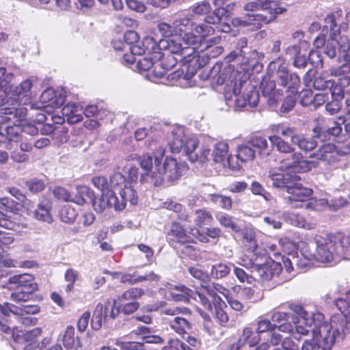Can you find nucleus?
<instances>
[{
    "mask_svg": "<svg viewBox=\"0 0 350 350\" xmlns=\"http://www.w3.org/2000/svg\"><path fill=\"white\" fill-rule=\"evenodd\" d=\"M336 306L338 312L332 315L330 323L324 321V315L321 312L308 313L301 306H291L301 317L295 326L298 334L312 333V339L304 342L302 350H331L335 342L342 341L350 334V311L345 308V301L338 299Z\"/></svg>",
    "mask_w": 350,
    "mask_h": 350,
    "instance_id": "nucleus-1",
    "label": "nucleus"
},
{
    "mask_svg": "<svg viewBox=\"0 0 350 350\" xmlns=\"http://www.w3.org/2000/svg\"><path fill=\"white\" fill-rule=\"evenodd\" d=\"M165 154V150L160 147L154 151L153 157L148 153L138 157L137 161L144 171L140 178L142 183L159 186L165 179L174 182L182 176L185 165Z\"/></svg>",
    "mask_w": 350,
    "mask_h": 350,
    "instance_id": "nucleus-2",
    "label": "nucleus"
},
{
    "mask_svg": "<svg viewBox=\"0 0 350 350\" xmlns=\"http://www.w3.org/2000/svg\"><path fill=\"white\" fill-rule=\"evenodd\" d=\"M342 11L327 15L325 23L330 29L329 39L324 47V53L330 59H335L338 63H342L337 67L330 69L331 75H339L350 72V40L345 35H340V27L337 23L341 16Z\"/></svg>",
    "mask_w": 350,
    "mask_h": 350,
    "instance_id": "nucleus-3",
    "label": "nucleus"
},
{
    "mask_svg": "<svg viewBox=\"0 0 350 350\" xmlns=\"http://www.w3.org/2000/svg\"><path fill=\"white\" fill-rule=\"evenodd\" d=\"M229 72V78L224 88V98L228 103L235 97L234 108L241 110L243 108H254L259 101V93L253 85L247 81L237 79V72L231 68H224L219 73L217 83L222 85L226 81V74Z\"/></svg>",
    "mask_w": 350,
    "mask_h": 350,
    "instance_id": "nucleus-4",
    "label": "nucleus"
},
{
    "mask_svg": "<svg viewBox=\"0 0 350 350\" xmlns=\"http://www.w3.org/2000/svg\"><path fill=\"white\" fill-rule=\"evenodd\" d=\"M341 125L336 122H327L324 118H318L314 121V126L312 131V136H307L302 133H299L297 128H287L282 131V136L289 137L290 145L293 147L297 146L299 150L305 152H311L317 146V139L324 142L330 141L338 137L342 133Z\"/></svg>",
    "mask_w": 350,
    "mask_h": 350,
    "instance_id": "nucleus-5",
    "label": "nucleus"
},
{
    "mask_svg": "<svg viewBox=\"0 0 350 350\" xmlns=\"http://www.w3.org/2000/svg\"><path fill=\"white\" fill-rule=\"evenodd\" d=\"M194 22L188 15H176L172 21L160 22L157 24V29L163 38L162 40H177L182 45L181 42L187 46L188 57L194 53L195 48L200 41V38L196 36L193 31Z\"/></svg>",
    "mask_w": 350,
    "mask_h": 350,
    "instance_id": "nucleus-6",
    "label": "nucleus"
},
{
    "mask_svg": "<svg viewBox=\"0 0 350 350\" xmlns=\"http://www.w3.org/2000/svg\"><path fill=\"white\" fill-rule=\"evenodd\" d=\"M269 140L272 147L277 151L289 154L287 158L282 160V163L286 168H295L299 172H307L311 170L313 162L302 159V154L295 151V148L290 145L289 142H286L278 135L269 136Z\"/></svg>",
    "mask_w": 350,
    "mask_h": 350,
    "instance_id": "nucleus-7",
    "label": "nucleus"
},
{
    "mask_svg": "<svg viewBox=\"0 0 350 350\" xmlns=\"http://www.w3.org/2000/svg\"><path fill=\"white\" fill-rule=\"evenodd\" d=\"M268 71L271 75H275L277 85L284 88L286 93L298 94L299 77L297 73L288 71L284 58L279 57L270 62Z\"/></svg>",
    "mask_w": 350,
    "mask_h": 350,
    "instance_id": "nucleus-8",
    "label": "nucleus"
},
{
    "mask_svg": "<svg viewBox=\"0 0 350 350\" xmlns=\"http://www.w3.org/2000/svg\"><path fill=\"white\" fill-rule=\"evenodd\" d=\"M316 250L312 256L321 262H330L336 257H342L338 251H341V234H329L327 237L317 236L314 239Z\"/></svg>",
    "mask_w": 350,
    "mask_h": 350,
    "instance_id": "nucleus-9",
    "label": "nucleus"
},
{
    "mask_svg": "<svg viewBox=\"0 0 350 350\" xmlns=\"http://www.w3.org/2000/svg\"><path fill=\"white\" fill-rule=\"evenodd\" d=\"M161 314L167 316L165 318V323L177 334L183 335L191 329V325L188 320L191 312L189 308L172 306L162 309Z\"/></svg>",
    "mask_w": 350,
    "mask_h": 350,
    "instance_id": "nucleus-10",
    "label": "nucleus"
},
{
    "mask_svg": "<svg viewBox=\"0 0 350 350\" xmlns=\"http://www.w3.org/2000/svg\"><path fill=\"white\" fill-rule=\"evenodd\" d=\"M8 283L16 288V291L11 293L10 298L17 304L25 302L30 298L33 293L38 288L35 278L31 274H19L10 277Z\"/></svg>",
    "mask_w": 350,
    "mask_h": 350,
    "instance_id": "nucleus-11",
    "label": "nucleus"
},
{
    "mask_svg": "<svg viewBox=\"0 0 350 350\" xmlns=\"http://www.w3.org/2000/svg\"><path fill=\"white\" fill-rule=\"evenodd\" d=\"M265 14H249L241 21L243 25H254L258 27L262 22L268 23L273 20L278 14L286 11L278 6V3L271 0H255Z\"/></svg>",
    "mask_w": 350,
    "mask_h": 350,
    "instance_id": "nucleus-12",
    "label": "nucleus"
},
{
    "mask_svg": "<svg viewBox=\"0 0 350 350\" xmlns=\"http://www.w3.org/2000/svg\"><path fill=\"white\" fill-rule=\"evenodd\" d=\"M0 311L4 317H9L10 314L16 316L22 324L29 326L36 325L37 319L30 315L36 314L40 312V308L37 305L21 304L15 305L8 302L0 304Z\"/></svg>",
    "mask_w": 350,
    "mask_h": 350,
    "instance_id": "nucleus-13",
    "label": "nucleus"
},
{
    "mask_svg": "<svg viewBox=\"0 0 350 350\" xmlns=\"http://www.w3.org/2000/svg\"><path fill=\"white\" fill-rule=\"evenodd\" d=\"M168 142L170 150L178 153L182 150L189 159V154H194V150L198 146V140L193 135L186 134L183 128L176 129L171 134Z\"/></svg>",
    "mask_w": 350,
    "mask_h": 350,
    "instance_id": "nucleus-14",
    "label": "nucleus"
},
{
    "mask_svg": "<svg viewBox=\"0 0 350 350\" xmlns=\"http://www.w3.org/2000/svg\"><path fill=\"white\" fill-rule=\"evenodd\" d=\"M142 44L147 54L158 53L159 55L161 51H166L173 54H180L188 58L187 49L183 48L177 40H159L157 42L152 37L146 36L142 41Z\"/></svg>",
    "mask_w": 350,
    "mask_h": 350,
    "instance_id": "nucleus-15",
    "label": "nucleus"
},
{
    "mask_svg": "<svg viewBox=\"0 0 350 350\" xmlns=\"http://www.w3.org/2000/svg\"><path fill=\"white\" fill-rule=\"evenodd\" d=\"M166 239L170 245L178 251L187 252L189 256L196 252L195 248L191 245L193 238L187 234L183 226L178 222L172 223Z\"/></svg>",
    "mask_w": 350,
    "mask_h": 350,
    "instance_id": "nucleus-16",
    "label": "nucleus"
},
{
    "mask_svg": "<svg viewBox=\"0 0 350 350\" xmlns=\"http://www.w3.org/2000/svg\"><path fill=\"white\" fill-rule=\"evenodd\" d=\"M224 15H219L216 10L211 14L204 18V22L202 23H196L194 22L193 30L202 37H206L211 35L214 32V29L210 25H218L221 23Z\"/></svg>",
    "mask_w": 350,
    "mask_h": 350,
    "instance_id": "nucleus-17",
    "label": "nucleus"
},
{
    "mask_svg": "<svg viewBox=\"0 0 350 350\" xmlns=\"http://www.w3.org/2000/svg\"><path fill=\"white\" fill-rule=\"evenodd\" d=\"M269 177L272 181V185L274 187L285 189L286 191L294 184L295 181H297L299 178L294 174L288 172H282L271 170L269 172Z\"/></svg>",
    "mask_w": 350,
    "mask_h": 350,
    "instance_id": "nucleus-18",
    "label": "nucleus"
},
{
    "mask_svg": "<svg viewBox=\"0 0 350 350\" xmlns=\"http://www.w3.org/2000/svg\"><path fill=\"white\" fill-rule=\"evenodd\" d=\"M92 207L97 213H102L107 208H114L116 210V203L117 202V196L113 191L108 190L102 193L99 198H95L90 200Z\"/></svg>",
    "mask_w": 350,
    "mask_h": 350,
    "instance_id": "nucleus-19",
    "label": "nucleus"
},
{
    "mask_svg": "<svg viewBox=\"0 0 350 350\" xmlns=\"http://www.w3.org/2000/svg\"><path fill=\"white\" fill-rule=\"evenodd\" d=\"M276 81L269 80L261 83L262 96L267 98V103L271 107L278 105L281 97L280 90H276Z\"/></svg>",
    "mask_w": 350,
    "mask_h": 350,
    "instance_id": "nucleus-20",
    "label": "nucleus"
},
{
    "mask_svg": "<svg viewBox=\"0 0 350 350\" xmlns=\"http://www.w3.org/2000/svg\"><path fill=\"white\" fill-rule=\"evenodd\" d=\"M337 156L335 146L332 143H327L321 145L314 152L312 157L323 161L326 164H332L337 161Z\"/></svg>",
    "mask_w": 350,
    "mask_h": 350,
    "instance_id": "nucleus-21",
    "label": "nucleus"
},
{
    "mask_svg": "<svg viewBox=\"0 0 350 350\" xmlns=\"http://www.w3.org/2000/svg\"><path fill=\"white\" fill-rule=\"evenodd\" d=\"M287 193L290 195L287 198L289 202H304L310 198L312 194V190L310 188L303 187L301 184L297 183V181H295Z\"/></svg>",
    "mask_w": 350,
    "mask_h": 350,
    "instance_id": "nucleus-22",
    "label": "nucleus"
},
{
    "mask_svg": "<svg viewBox=\"0 0 350 350\" xmlns=\"http://www.w3.org/2000/svg\"><path fill=\"white\" fill-rule=\"evenodd\" d=\"M211 156L215 163H221L224 166L227 165L230 166L229 146L227 142L221 141L215 143Z\"/></svg>",
    "mask_w": 350,
    "mask_h": 350,
    "instance_id": "nucleus-23",
    "label": "nucleus"
},
{
    "mask_svg": "<svg viewBox=\"0 0 350 350\" xmlns=\"http://www.w3.org/2000/svg\"><path fill=\"white\" fill-rule=\"evenodd\" d=\"M138 198L135 190L131 187L124 186L120 191V198L117 197V202L116 203V210H123L127 202H129L131 206L137 204Z\"/></svg>",
    "mask_w": 350,
    "mask_h": 350,
    "instance_id": "nucleus-24",
    "label": "nucleus"
},
{
    "mask_svg": "<svg viewBox=\"0 0 350 350\" xmlns=\"http://www.w3.org/2000/svg\"><path fill=\"white\" fill-rule=\"evenodd\" d=\"M33 82L32 79H27L14 88H11L10 91L14 96L17 97L21 103L25 104L31 98Z\"/></svg>",
    "mask_w": 350,
    "mask_h": 350,
    "instance_id": "nucleus-25",
    "label": "nucleus"
},
{
    "mask_svg": "<svg viewBox=\"0 0 350 350\" xmlns=\"http://www.w3.org/2000/svg\"><path fill=\"white\" fill-rule=\"evenodd\" d=\"M66 97V92L62 90L58 94L52 88H48L44 90L41 96L40 100L42 103H49V105L56 107H61L65 102Z\"/></svg>",
    "mask_w": 350,
    "mask_h": 350,
    "instance_id": "nucleus-26",
    "label": "nucleus"
},
{
    "mask_svg": "<svg viewBox=\"0 0 350 350\" xmlns=\"http://www.w3.org/2000/svg\"><path fill=\"white\" fill-rule=\"evenodd\" d=\"M42 329L36 327L27 331L23 336V338L25 342L24 346V350H44V344L46 339H44L42 345L38 342L37 338L42 334Z\"/></svg>",
    "mask_w": 350,
    "mask_h": 350,
    "instance_id": "nucleus-27",
    "label": "nucleus"
},
{
    "mask_svg": "<svg viewBox=\"0 0 350 350\" xmlns=\"http://www.w3.org/2000/svg\"><path fill=\"white\" fill-rule=\"evenodd\" d=\"M82 107L76 103H68L62 109L64 121L66 120L70 124H75L82 120Z\"/></svg>",
    "mask_w": 350,
    "mask_h": 350,
    "instance_id": "nucleus-28",
    "label": "nucleus"
},
{
    "mask_svg": "<svg viewBox=\"0 0 350 350\" xmlns=\"http://www.w3.org/2000/svg\"><path fill=\"white\" fill-rule=\"evenodd\" d=\"M22 128L16 124L13 126H0V144L5 140L9 142H16L23 135Z\"/></svg>",
    "mask_w": 350,
    "mask_h": 350,
    "instance_id": "nucleus-29",
    "label": "nucleus"
},
{
    "mask_svg": "<svg viewBox=\"0 0 350 350\" xmlns=\"http://www.w3.org/2000/svg\"><path fill=\"white\" fill-rule=\"evenodd\" d=\"M286 55L293 59V65L297 68H304L308 65V57L306 54H301L299 47L295 45L288 46Z\"/></svg>",
    "mask_w": 350,
    "mask_h": 350,
    "instance_id": "nucleus-30",
    "label": "nucleus"
},
{
    "mask_svg": "<svg viewBox=\"0 0 350 350\" xmlns=\"http://www.w3.org/2000/svg\"><path fill=\"white\" fill-rule=\"evenodd\" d=\"M75 333L74 327H67L63 338V344L67 350H82L81 340Z\"/></svg>",
    "mask_w": 350,
    "mask_h": 350,
    "instance_id": "nucleus-31",
    "label": "nucleus"
},
{
    "mask_svg": "<svg viewBox=\"0 0 350 350\" xmlns=\"http://www.w3.org/2000/svg\"><path fill=\"white\" fill-rule=\"evenodd\" d=\"M103 318L105 321L108 319V307L103 304H98L93 312L91 326L94 330H98L102 327Z\"/></svg>",
    "mask_w": 350,
    "mask_h": 350,
    "instance_id": "nucleus-32",
    "label": "nucleus"
},
{
    "mask_svg": "<svg viewBox=\"0 0 350 350\" xmlns=\"http://www.w3.org/2000/svg\"><path fill=\"white\" fill-rule=\"evenodd\" d=\"M77 193L75 196L72 195V202L78 205H83L91 200L94 197V191L85 185L77 186L76 188Z\"/></svg>",
    "mask_w": 350,
    "mask_h": 350,
    "instance_id": "nucleus-33",
    "label": "nucleus"
},
{
    "mask_svg": "<svg viewBox=\"0 0 350 350\" xmlns=\"http://www.w3.org/2000/svg\"><path fill=\"white\" fill-rule=\"evenodd\" d=\"M252 335L253 332L250 328H245L239 340L236 344L232 345L230 350H239L241 347L245 343H247L250 347L256 345L260 340L259 336L257 335L252 337Z\"/></svg>",
    "mask_w": 350,
    "mask_h": 350,
    "instance_id": "nucleus-34",
    "label": "nucleus"
},
{
    "mask_svg": "<svg viewBox=\"0 0 350 350\" xmlns=\"http://www.w3.org/2000/svg\"><path fill=\"white\" fill-rule=\"evenodd\" d=\"M144 294V291L141 288H131L118 296L116 299H114V304L137 301V299L140 298Z\"/></svg>",
    "mask_w": 350,
    "mask_h": 350,
    "instance_id": "nucleus-35",
    "label": "nucleus"
},
{
    "mask_svg": "<svg viewBox=\"0 0 350 350\" xmlns=\"http://www.w3.org/2000/svg\"><path fill=\"white\" fill-rule=\"evenodd\" d=\"M253 279L258 277L262 280H269L272 278V271L269 265L265 263H256L251 271Z\"/></svg>",
    "mask_w": 350,
    "mask_h": 350,
    "instance_id": "nucleus-36",
    "label": "nucleus"
},
{
    "mask_svg": "<svg viewBox=\"0 0 350 350\" xmlns=\"http://www.w3.org/2000/svg\"><path fill=\"white\" fill-rule=\"evenodd\" d=\"M176 290V292L170 291V295L172 300L175 301L187 302L191 299V289L185 286H174L172 288Z\"/></svg>",
    "mask_w": 350,
    "mask_h": 350,
    "instance_id": "nucleus-37",
    "label": "nucleus"
},
{
    "mask_svg": "<svg viewBox=\"0 0 350 350\" xmlns=\"http://www.w3.org/2000/svg\"><path fill=\"white\" fill-rule=\"evenodd\" d=\"M193 222L198 227L210 225L213 220L211 213L206 209L196 210L193 213Z\"/></svg>",
    "mask_w": 350,
    "mask_h": 350,
    "instance_id": "nucleus-38",
    "label": "nucleus"
},
{
    "mask_svg": "<svg viewBox=\"0 0 350 350\" xmlns=\"http://www.w3.org/2000/svg\"><path fill=\"white\" fill-rule=\"evenodd\" d=\"M237 157L241 162L252 161L255 158V150L249 145L248 142L239 145L237 148Z\"/></svg>",
    "mask_w": 350,
    "mask_h": 350,
    "instance_id": "nucleus-39",
    "label": "nucleus"
},
{
    "mask_svg": "<svg viewBox=\"0 0 350 350\" xmlns=\"http://www.w3.org/2000/svg\"><path fill=\"white\" fill-rule=\"evenodd\" d=\"M249 145L252 148H256L259 154L263 155H269L270 150L268 149V142L265 137L262 136H254L251 137L248 141Z\"/></svg>",
    "mask_w": 350,
    "mask_h": 350,
    "instance_id": "nucleus-40",
    "label": "nucleus"
},
{
    "mask_svg": "<svg viewBox=\"0 0 350 350\" xmlns=\"http://www.w3.org/2000/svg\"><path fill=\"white\" fill-rule=\"evenodd\" d=\"M35 217L40 221L51 223L53 221L50 213V205L48 202H42L34 211Z\"/></svg>",
    "mask_w": 350,
    "mask_h": 350,
    "instance_id": "nucleus-41",
    "label": "nucleus"
},
{
    "mask_svg": "<svg viewBox=\"0 0 350 350\" xmlns=\"http://www.w3.org/2000/svg\"><path fill=\"white\" fill-rule=\"evenodd\" d=\"M213 4L215 6L216 12L219 15L226 16L235 7V3L232 0H214Z\"/></svg>",
    "mask_w": 350,
    "mask_h": 350,
    "instance_id": "nucleus-42",
    "label": "nucleus"
},
{
    "mask_svg": "<svg viewBox=\"0 0 350 350\" xmlns=\"http://www.w3.org/2000/svg\"><path fill=\"white\" fill-rule=\"evenodd\" d=\"M231 271L230 265L226 263H217L212 266L211 275L215 279H221L227 276Z\"/></svg>",
    "mask_w": 350,
    "mask_h": 350,
    "instance_id": "nucleus-43",
    "label": "nucleus"
},
{
    "mask_svg": "<svg viewBox=\"0 0 350 350\" xmlns=\"http://www.w3.org/2000/svg\"><path fill=\"white\" fill-rule=\"evenodd\" d=\"M208 199L212 203L219 205L224 209L230 210L232 208V201L228 196L214 193L208 195Z\"/></svg>",
    "mask_w": 350,
    "mask_h": 350,
    "instance_id": "nucleus-44",
    "label": "nucleus"
},
{
    "mask_svg": "<svg viewBox=\"0 0 350 350\" xmlns=\"http://www.w3.org/2000/svg\"><path fill=\"white\" fill-rule=\"evenodd\" d=\"M219 223L226 228H229L233 232H238L241 230L240 227L233 221L232 216L226 213H219L216 215Z\"/></svg>",
    "mask_w": 350,
    "mask_h": 350,
    "instance_id": "nucleus-45",
    "label": "nucleus"
},
{
    "mask_svg": "<svg viewBox=\"0 0 350 350\" xmlns=\"http://www.w3.org/2000/svg\"><path fill=\"white\" fill-rule=\"evenodd\" d=\"M314 259V256H312V254H307L306 252H301V256H293V260H294L295 265H296L297 267L301 271H304L309 267Z\"/></svg>",
    "mask_w": 350,
    "mask_h": 350,
    "instance_id": "nucleus-46",
    "label": "nucleus"
},
{
    "mask_svg": "<svg viewBox=\"0 0 350 350\" xmlns=\"http://www.w3.org/2000/svg\"><path fill=\"white\" fill-rule=\"evenodd\" d=\"M224 308H227V306L224 301H219L215 305L214 317L221 325H224L229 320L228 315Z\"/></svg>",
    "mask_w": 350,
    "mask_h": 350,
    "instance_id": "nucleus-47",
    "label": "nucleus"
},
{
    "mask_svg": "<svg viewBox=\"0 0 350 350\" xmlns=\"http://www.w3.org/2000/svg\"><path fill=\"white\" fill-rule=\"evenodd\" d=\"M286 219L293 226H297L299 228H308L310 229L311 224L306 222L304 217L301 215L294 213H290L286 214Z\"/></svg>",
    "mask_w": 350,
    "mask_h": 350,
    "instance_id": "nucleus-48",
    "label": "nucleus"
},
{
    "mask_svg": "<svg viewBox=\"0 0 350 350\" xmlns=\"http://www.w3.org/2000/svg\"><path fill=\"white\" fill-rule=\"evenodd\" d=\"M77 216V213L75 208L69 205L63 206L59 212L61 220L65 223H71L75 221Z\"/></svg>",
    "mask_w": 350,
    "mask_h": 350,
    "instance_id": "nucleus-49",
    "label": "nucleus"
},
{
    "mask_svg": "<svg viewBox=\"0 0 350 350\" xmlns=\"http://www.w3.org/2000/svg\"><path fill=\"white\" fill-rule=\"evenodd\" d=\"M293 306V305H291L290 306V309L294 312L295 315H296L295 318L292 317V319L293 320V324H291L290 323H282L278 326V329L283 332H290L294 337H296L295 334L298 333L296 332L295 326L296 324H297V322H298L299 319L301 317L291 309V306Z\"/></svg>",
    "mask_w": 350,
    "mask_h": 350,
    "instance_id": "nucleus-50",
    "label": "nucleus"
},
{
    "mask_svg": "<svg viewBox=\"0 0 350 350\" xmlns=\"http://www.w3.org/2000/svg\"><path fill=\"white\" fill-rule=\"evenodd\" d=\"M280 107V113H284L291 111L295 107L297 94L287 93Z\"/></svg>",
    "mask_w": 350,
    "mask_h": 350,
    "instance_id": "nucleus-51",
    "label": "nucleus"
},
{
    "mask_svg": "<svg viewBox=\"0 0 350 350\" xmlns=\"http://www.w3.org/2000/svg\"><path fill=\"white\" fill-rule=\"evenodd\" d=\"M79 278V272L74 269H68L66 270L64 278L65 280L68 282V284L66 286V291L70 292L73 289L75 282Z\"/></svg>",
    "mask_w": 350,
    "mask_h": 350,
    "instance_id": "nucleus-52",
    "label": "nucleus"
},
{
    "mask_svg": "<svg viewBox=\"0 0 350 350\" xmlns=\"http://www.w3.org/2000/svg\"><path fill=\"white\" fill-rule=\"evenodd\" d=\"M139 306L140 304L137 300L117 304V306L119 307V310L127 315L134 313L139 308Z\"/></svg>",
    "mask_w": 350,
    "mask_h": 350,
    "instance_id": "nucleus-53",
    "label": "nucleus"
},
{
    "mask_svg": "<svg viewBox=\"0 0 350 350\" xmlns=\"http://www.w3.org/2000/svg\"><path fill=\"white\" fill-rule=\"evenodd\" d=\"M210 149L206 146H202L200 153H195L194 154H189V161L194 163L199 161L204 163L208 160L210 155Z\"/></svg>",
    "mask_w": 350,
    "mask_h": 350,
    "instance_id": "nucleus-54",
    "label": "nucleus"
},
{
    "mask_svg": "<svg viewBox=\"0 0 350 350\" xmlns=\"http://www.w3.org/2000/svg\"><path fill=\"white\" fill-rule=\"evenodd\" d=\"M334 83V80L325 79L322 76H317L314 79L313 87L318 90H324L329 88Z\"/></svg>",
    "mask_w": 350,
    "mask_h": 350,
    "instance_id": "nucleus-55",
    "label": "nucleus"
},
{
    "mask_svg": "<svg viewBox=\"0 0 350 350\" xmlns=\"http://www.w3.org/2000/svg\"><path fill=\"white\" fill-rule=\"evenodd\" d=\"M10 158L16 163H23L29 161V156L27 153L16 147L10 152Z\"/></svg>",
    "mask_w": 350,
    "mask_h": 350,
    "instance_id": "nucleus-56",
    "label": "nucleus"
},
{
    "mask_svg": "<svg viewBox=\"0 0 350 350\" xmlns=\"http://www.w3.org/2000/svg\"><path fill=\"white\" fill-rule=\"evenodd\" d=\"M116 345L120 347L122 350H146L144 343L139 342H122L118 341Z\"/></svg>",
    "mask_w": 350,
    "mask_h": 350,
    "instance_id": "nucleus-57",
    "label": "nucleus"
},
{
    "mask_svg": "<svg viewBox=\"0 0 350 350\" xmlns=\"http://www.w3.org/2000/svg\"><path fill=\"white\" fill-rule=\"evenodd\" d=\"M14 202L12 200L8 198H3L1 200L0 203V212H3V214L0 217L8 219L7 212H12L14 210Z\"/></svg>",
    "mask_w": 350,
    "mask_h": 350,
    "instance_id": "nucleus-58",
    "label": "nucleus"
},
{
    "mask_svg": "<svg viewBox=\"0 0 350 350\" xmlns=\"http://www.w3.org/2000/svg\"><path fill=\"white\" fill-rule=\"evenodd\" d=\"M125 183V177L120 172L114 173L109 179V189H112L121 187Z\"/></svg>",
    "mask_w": 350,
    "mask_h": 350,
    "instance_id": "nucleus-59",
    "label": "nucleus"
},
{
    "mask_svg": "<svg viewBox=\"0 0 350 350\" xmlns=\"http://www.w3.org/2000/svg\"><path fill=\"white\" fill-rule=\"evenodd\" d=\"M349 72H342L339 75H332L338 77L337 81H334V83L341 88L342 90H347L350 85V76L348 75Z\"/></svg>",
    "mask_w": 350,
    "mask_h": 350,
    "instance_id": "nucleus-60",
    "label": "nucleus"
},
{
    "mask_svg": "<svg viewBox=\"0 0 350 350\" xmlns=\"http://www.w3.org/2000/svg\"><path fill=\"white\" fill-rule=\"evenodd\" d=\"M26 185L33 193H38L42 191L44 187L45 184L43 180L40 179L33 178L26 182Z\"/></svg>",
    "mask_w": 350,
    "mask_h": 350,
    "instance_id": "nucleus-61",
    "label": "nucleus"
},
{
    "mask_svg": "<svg viewBox=\"0 0 350 350\" xmlns=\"http://www.w3.org/2000/svg\"><path fill=\"white\" fill-rule=\"evenodd\" d=\"M92 183L96 188L102 191L103 193L111 190L109 189V181L105 176L94 177L92 179Z\"/></svg>",
    "mask_w": 350,
    "mask_h": 350,
    "instance_id": "nucleus-62",
    "label": "nucleus"
},
{
    "mask_svg": "<svg viewBox=\"0 0 350 350\" xmlns=\"http://www.w3.org/2000/svg\"><path fill=\"white\" fill-rule=\"evenodd\" d=\"M309 62L316 68H322L323 66V58L318 51H311L308 56Z\"/></svg>",
    "mask_w": 350,
    "mask_h": 350,
    "instance_id": "nucleus-63",
    "label": "nucleus"
},
{
    "mask_svg": "<svg viewBox=\"0 0 350 350\" xmlns=\"http://www.w3.org/2000/svg\"><path fill=\"white\" fill-rule=\"evenodd\" d=\"M338 254L342 255V258L350 259V237H346L342 235L341 240V251H338Z\"/></svg>",
    "mask_w": 350,
    "mask_h": 350,
    "instance_id": "nucleus-64",
    "label": "nucleus"
}]
</instances>
